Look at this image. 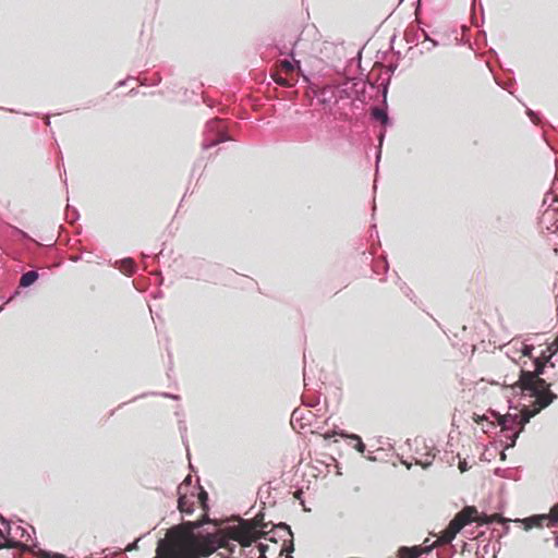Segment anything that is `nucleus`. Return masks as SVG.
Returning a JSON list of instances; mask_svg holds the SVG:
<instances>
[{
	"instance_id": "obj_1",
	"label": "nucleus",
	"mask_w": 558,
	"mask_h": 558,
	"mask_svg": "<svg viewBox=\"0 0 558 558\" xmlns=\"http://www.w3.org/2000/svg\"><path fill=\"white\" fill-rule=\"evenodd\" d=\"M536 363L535 371L522 369L518 381L511 385L514 395L534 398L533 407L522 405L519 413H507L504 415L492 409L486 413L490 421L497 423L502 436L509 441L505 449L514 447L517 439L524 430L530 420L558 398V396L551 391L550 384L541 377L543 373L542 364Z\"/></svg>"
},
{
	"instance_id": "obj_2",
	"label": "nucleus",
	"mask_w": 558,
	"mask_h": 558,
	"mask_svg": "<svg viewBox=\"0 0 558 558\" xmlns=\"http://www.w3.org/2000/svg\"><path fill=\"white\" fill-rule=\"evenodd\" d=\"M203 525L201 521H189L171 526L167 537L158 539L154 558H205L227 547L216 533L199 531Z\"/></svg>"
},
{
	"instance_id": "obj_3",
	"label": "nucleus",
	"mask_w": 558,
	"mask_h": 558,
	"mask_svg": "<svg viewBox=\"0 0 558 558\" xmlns=\"http://www.w3.org/2000/svg\"><path fill=\"white\" fill-rule=\"evenodd\" d=\"M264 518L265 514L262 511L253 520L239 518L238 524L229 525L225 534L217 535L223 539L227 545L225 548L230 554L234 553L235 545L231 544L229 539L238 542L243 548H250L258 539L260 525L266 524Z\"/></svg>"
},
{
	"instance_id": "obj_4",
	"label": "nucleus",
	"mask_w": 558,
	"mask_h": 558,
	"mask_svg": "<svg viewBox=\"0 0 558 558\" xmlns=\"http://www.w3.org/2000/svg\"><path fill=\"white\" fill-rule=\"evenodd\" d=\"M338 98L340 100L350 99L361 104H367L373 98V93L377 94L379 87L375 83L362 77H347L337 85Z\"/></svg>"
},
{
	"instance_id": "obj_5",
	"label": "nucleus",
	"mask_w": 558,
	"mask_h": 558,
	"mask_svg": "<svg viewBox=\"0 0 558 558\" xmlns=\"http://www.w3.org/2000/svg\"><path fill=\"white\" fill-rule=\"evenodd\" d=\"M35 534V529L32 525L26 527L22 525H16L14 529L11 527V534L1 537L4 543L1 547L7 548H17L22 547L23 549L36 547L37 542L33 539V535Z\"/></svg>"
},
{
	"instance_id": "obj_6",
	"label": "nucleus",
	"mask_w": 558,
	"mask_h": 558,
	"mask_svg": "<svg viewBox=\"0 0 558 558\" xmlns=\"http://www.w3.org/2000/svg\"><path fill=\"white\" fill-rule=\"evenodd\" d=\"M229 140L230 136L227 133L226 128L222 125V120L215 118L209 120L205 125L202 148L207 150Z\"/></svg>"
},
{
	"instance_id": "obj_7",
	"label": "nucleus",
	"mask_w": 558,
	"mask_h": 558,
	"mask_svg": "<svg viewBox=\"0 0 558 558\" xmlns=\"http://www.w3.org/2000/svg\"><path fill=\"white\" fill-rule=\"evenodd\" d=\"M389 85H390V77H387L386 80H384L380 83L377 94L381 95V106H373L369 109L371 119L375 122L380 123L384 129L392 126V124H393V121L389 117V113H388L387 95H388Z\"/></svg>"
},
{
	"instance_id": "obj_8",
	"label": "nucleus",
	"mask_w": 558,
	"mask_h": 558,
	"mask_svg": "<svg viewBox=\"0 0 558 558\" xmlns=\"http://www.w3.org/2000/svg\"><path fill=\"white\" fill-rule=\"evenodd\" d=\"M220 270V266L206 262L202 258H193L189 263L187 277L197 280L211 281L216 279L217 272Z\"/></svg>"
},
{
	"instance_id": "obj_9",
	"label": "nucleus",
	"mask_w": 558,
	"mask_h": 558,
	"mask_svg": "<svg viewBox=\"0 0 558 558\" xmlns=\"http://www.w3.org/2000/svg\"><path fill=\"white\" fill-rule=\"evenodd\" d=\"M515 523L522 524L525 531L533 527H556L558 526V504L553 506L550 513L533 514L523 519L513 520Z\"/></svg>"
},
{
	"instance_id": "obj_10",
	"label": "nucleus",
	"mask_w": 558,
	"mask_h": 558,
	"mask_svg": "<svg viewBox=\"0 0 558 558\" xmlns=\"http://www.w3.org/2000/svg\"><path fill=\"white\" fill-rule=\"evenodd\" d=\"M558 352V343H551L550 345L547 347L546 350H543L541 355L537 356V357H534L533 361H532V366H533V369L532 371H535L536 368V365L538 362L539 364H542L543 366V373L541 375H543L545 373V367L547 365H549L550 367H555V363L551 362V357ZM525 365H526V362H524V364L521 366V369H524V371H527L525 368Z\"/></svg>"
},
{
	"instance_id": "obj_11",
	"label": "nucleus",
	"mask_w": 558,
	"mask_h": 558,
	"mask_svg": "<svg viewBox=\"0 0 558 558\" xmlns=\"http://www.w3.org/2000/svg\"><path fill=\"white\" fill-rule=\"evenodd\" d=\"M268 524L260 525V532H259V538H265L270 542H277V535L279 537H283L284 535L292 536V532L290 530V526L287 523H279L278 525L274 526L271 530L266 531Z\"/></svg>"
},
{
	"instance_id": "obj_12",
	"label": "nucleus",
	"mask_w": 558,
	"mask_h": 558,
	"mask_svg": "<svg viewBox=\"0 0 558 558\" xmlns=\"http://www.w3.org/2000/svg\"><path fill=\"white\" fill-rule=\"evenodd\" d=\"M314 96L322 105H336L339 102L337 85H325L314 90Z\"/></svg>"
},
{
	"instance_id": "obj_13",
	"label": "nucleus",
	"mask_w": 558,
	"mask_h": 558,
	"mask_svg": "<svg viewBox=\"0 0 558 558\" xmlns=\"http://www.w3.org/2000/svg\"><path fill=\"white\" fill-rule=\"evenodd\" d=\"M291 44H292V47H291V49L289 51L287 50L286 45L282 46V47H278V50H279L280 54H286L287 53L291 58L290 60H283L281 62V65H282L283 69H286L288 71L300 70L301 69V62L294 58V56H295L294 47L296 45V40H294Z\"/></svg>"
},
{
	"instance_id": "obj_14",
	"label": "nucleus",
	"mask_w": 558,
	"mask_h": 558,
	"mask_svg": "<svg viewBox=\"0 0 558 558\" xmlns=\"http://www.w3.org/2000/svg\"><path fill=\"white\" fill-rule=\"evenodd\" d=\"M335 435H339L341 437H347V438H350L351 440H354L356 442L354 448L359 452L364 453L366 447H365V444L363 442L362 438L359 435H356V434H348L344 430H333L332 433H329V432L326 433L325 434V438L329 439V438H331Z\"/></svg>"
},
{
	"instance_id": "obj_15",
	"label": "nucleus",
	"mask_w": 558,
	"mask_h": 558,
	"mask_svg": "<svg viewBox=\"0 0 558 558\" xmlns=\"http://www.w3.org/2000/svg\"><path fill=\"white\" fill-rule=\"evenodd\" d=\"M458 517L464 522L465 525L471 524L476 521L478 518V511L473 506L464 507L460 512L457 513Z\"/></svg>"
},
{
	"instance_id": "obj_16",
	"label": "nucleus",
	"mask_w": 558,
	"mask_h": 558,
	"mask_svg": "<svg viewBox=\"0 0 558 558\" xmlns=\"http://www.w3.org/2000/svg\"><path fill=\"white\" fill-rule=\"evenodd\" d=\"M116 267H118L128 277L133 276L136 271V265L131 257H125L116 262Z\"/></svg>"
},
{
	"instance_id": "obj_17",
	"label": "nucleus",
	"mask_w": 558,
	"mask_h": 558,
	"mask_svg": "<svg viewBox=\"0 0 558 558\" xmlns=\"http://www.w3.org/2000/svg\"><path fill=\"white\" fill-rule=\"evenodd\" d=\"M39 278V274L36 269L26 271L22 274L20 278V288H29L32 284H34Z\"/></svg>"
},
{
	"instance_id": "obj_18",
	"label": "nucleus",
	"mask_w": 558,
	"mask_h": 558,
	"mask_svg": "<svg viewBox=\"0 0 558 558\" xmlns=\"http://www.w3.org/2000/svg\"><path fill=\"white\" fill-rule=\"evenodd\" d=\"M180 490H181V485L178 487V494H179L178 508L181 513L192 514L194 511V505H193V502H189L186 497L184 495H182Z\"/></svg>"
},
{
	"instance_id": "obj_19",
	"label": "nucleus",
	"mask_w": 558,
	"mask_h": 558,
	"mask_svg": "<svg viewBox=\"0 0 558 558\" xmlns=\"http://www.w3.org/2000/svg\"><path fill=\"white\" fill-rule=\"evenodd\" d=\"M435 459V454L430 451H426L425 453L421 454L420 457L414 458L415 464L421 465L423 469H427L433 464V461Z\"/></svg>"
},
{
	"instance_id": "obj_20",
	"label": "nucleus",
	"mask_w": 558,
	"mask_h": 558,
	"mask_svg": "<svg viewBox=\"0 0 558 558\" xmlns=\"http://www.w3.org/2000/svg\"><path fill=\"white\" fill-rule=\"evenodd\" d=\"M401 557L403 558H418L422 555V549L418 546L413 547H401L399 549Z\"/></svg>"
},
{
	"instance_id": "obj_21",
	"label": "nucleus",
	"mask_w": 558,
	"mask_h": 558,
	"mask_svg": "<svg viewBox=\"0 0 558 558\" xmlns=\"http://www.w3.org/2000/svg\"><path fill=\"white\" fill-rule=\"evenodd\" d=\"M499 550H500V544L499 543L493 544V545L487 543V544H485L482 547V551L483 553H481L480 550L476 551V557L477 558H484L485 555H487V554H489L492 551L493 553V557L496 558V556L499 553Z\"/></svg>"
},
{
	"instance_id": "obj_22",
	"label": "nucleus",
	"mask_w": 558,
	"mask_h": 558,
	"mask_svg": "<svg viewBox=\"0 0 558 558\" xmlns=\"http://www.w3.org/2000/svg\"><path fill=\"white\" fill-rule=\"evenodd\" d=\"M497 515H498L497 513L496 514H487L484 512H482V513L478 512V518L476 519L475 522L478 525H489L494 522L497 523Z\"/></svg>"
},
{
	"instance_id": "obj_23",
	"label": "nucleus",
	"mask_w": 558,
	"mask_h": 558,
	"mask_svg": "<svg viewBox=\"0 0 558 558\" xmlns=\"http://www.w3.org/2000/svg\"><path fill=\"white\" fill-rule=\"evenodd\" d=\"M464 526V522L458 517V514H456L447 527L450 532L457 535Z\"/></svg>"
},
{
	"instance_id": "obj_24",
	"label": "nucleus",
	"mask_w": 558,
	"mask_h": 558,
	"mask_svg": "<svg viewBox=\"0 0 558 558\" xmlns=\"http://www.w3.org/2000/svg\"><path fill=\"white\" fill-rule=\"evenodd\" d=\"M454 537H456V535L452 532H450L447 527L446 530H444L440 533V535L436 542H438V545L441 544V545L450 546L451 542L454 539Z\"/></svg>"
},
{
	"instance_id": "obj_25",
	"label": "nucleus",
	"mask_w": 558,
	"mask_h": 558,
	"mask_svg": "<svg viewBox=\"0 0 558 558\" xmlns=\"http://www.w3.org/2000/svg\"><path fill=\"white\" fill-rule=\"evenodd\" d=\"M533 351H534V345L533 344H527L525 342H521L520 343V348L518 350V352H520V356L519 357L527 356V357L533 360L534 359Z\"/></svg>"
},
{
	"instance_id": "obj_26",
	"label": "nucleus",
	"mask_w": 558,
	"mask_h": 558,
	"mask_svg": "<svg viewBox=\"0 0 558 558\" xmlns=\"http://www.w3.org/2000/svg\"><path fill=\"white\" fill-rule=\"evenodd\" d=\"M385 136H386V131L385 130L380 131L379 134L377 135V140H378V146H377V153H376V167L377 168H378V163L380 161L381 146H383Z\"/></svg>"
},
{
	"instance_id": "obj_27",
	"label": "nucleus",
	"mask_w": 558,
	"mask_h": 558,
	"mask_svg": "<svg viewBox=\"0 0 558 558\" xmlns=\"http://www.w3.org/2000/svg\"><path fill=\"white\" fill-rule=\"evenodd\" d=\"M0 523L2 524V527H0V537H3L5 535H10L11 534V524H10V521L7 520L5 518H3L1 514H0Z\"/></svg>"
},
{
	"instance_id": "obj_28",
	"label": "nucleus",
	"mask_w": 558,
	"mask_h": 558,
	"mask_svg": "<svg viewBox=\"0 0 558 558\" xmlns=\"http://www.w3.org/2000/svg\"><path fill=\"white\" fill-rule=\"evenodd\" d=\"M511 520L510 519H507L505 518L504 515H497V523L501 524L502 525V534L499 535L500 537L504 536V535H507L509 533V522Z\"/></svg>"
},
{
	"instance_id": "obj_29",
	"label": "nucleus",
	"mask_w": 558,
	"mask_h": 558,
	"mask_svg": "<svg viewBox=\"0 0 558 558\" xmlns=\"http://www.w3.org/2000/svg\"><path fill=\"white\" fill-rule=\"evenodd\" d=\"M454 555V548L452 545L449 547H445L441 550H438L437 557L438 558H452Z\"/></svg>"
},
{
	"instance_id": "obj_30",
	"label": "nucleus",
	"mask_w": 558,
	"mask_h": 558,
	"mask_svg": "<svg viewBox=\"0 0 558 558\" xmlns=\"http://www.w3.org/2000/svg\"><path fill=\"white\" fill-rule=\"evenodd\" d=\"M526 114L527 117L530 118V120L534 123V124H539L542 122V116L539 112L537 111H534L530 108L526 109Z\"/></svg>"
},
{
	"instance_id": "obj_31",
	"label": "nucleus",
	"mask_w": 558,
	"mask_h": 558,
	"mask_svg": "<svg viewBox=\"0 0 558 558\" xmlns=\"http://www.w3.org/2000/svg\"><path fill=\"white\" fill-rule=\"evenodd\" d=\"M305 412L303 410H300V409H295L292 414H291V423L292 425L296 422H301L302 420L305 418Z\"/></svg>"
},
{
	"instance_id": "obj_32",
	"label": "nucleus",
	"mask_w": 558,
	"mask_h": 558,
	"mask_svg": "<svg viewBox=\"0 0 558 558\" xmlns=\"http://www.w3.org/2000/svg\"><path fill=\"white\" fill-rule=\"evenodd\" d=\"M179 430H180L183 444L187 447V438H186L187 427L183 420H179Z\"/></svg>"
},
{
	"instance_id": "obj_33",
	"label": "nucleus",
	"mask_w": 558,
	"mask_h": 558,
	"mask_svg": "<svg viewBox=\"0 0 558 558\" xmlns=\"http://www.w3.org/2000/svg\"><path fill=\"white\" fill-rule=\"evenodd\" d=\"M404 37L409 44H415L418 40V34L416 31L407 29Z\"/></svg>"
},
{
	"instance_id": "obj_34",
	"label": "nucleus",
	"mask_w": 558,
	"mask_h": 558,
	"mask_svg": "<svg viewBox=\"0 0 558 558\" xmlns=\"http://www.w3.org/2000/svg\"><path fill=\"white\" fill-rule=\"evenodd\" d=\"M160 82H161V76L159 74H155L151 80L144 78L143 81H141V84L155 86V85H158Z\"/></svg>"
},
{
	"instance_id": "obj_35",
	"label": "nucleus",
	"mask_w": 558,
	"mask_h": 558,
	"mask_svg": "<svg viewBox=\"0 0 558 558\" xmlns=\"http://www.w3.org/2000/svg\"><path fill=\"white\" fill-rule=\"evenodd\" d=\"M399 287H400V290L409 298V299H412V295H413V291L410 289V287L401 281L399 279Z\"/></svg>"
},
{
	"instance_id": "obj_36",
	"label": "nucleus",
	"mask_w": 558,
	"mask_h": 558,
	"mask_svg": "<svg viewBox=\"0 0 558 558\" xmlns=\"http://www.w3.org/2000/svg\"><path fill=\"white\" fill-rule=\"evenodd\" d=\"M379 265L383 267L384 272L387 274V271L389 269L388 260L386 258H384L380 263H377L376 265H374L373 271L375 274H379L378 268H377Z\"/></svg>"
},
{
	"instance_id": "obj_37",
	"label": "nucleus",
	"mask_w": 558,
	"mask_h": 558,
	"mask_svg": "<svg viewBox=\"0 0 558 558\" xmlns=\"http://www.w3.org/2000/svg\"><path fill=\"white\" fill-rule=\"evenodd\" d=\"M496 427H498L497 423L488 418V421H486L485 424H483L482 428L484 433H490V430L495 429Z\"/></svg>"
},
{
	"instance_id": "obj_38",
	"label": "nucleus",
	"mask_w": 558,
	"mask_h": 558,
	"mask_svg": "<svg viewBox=\"0 0 558 558\" xmlns=\"http://www.w3.org/2000/svg\"><path fill=\"white\" fill-rule=\"evenodd\" d=\"M267 549H268V545L259 543L257 546V551L259 553L258 558H267L266 557Z\"/></svg>"
},
{
	"instance_id": "obj_39",
	"label": "nucleus",
	"mask_w": 558,
	"mask_h": 558,
	"mask_svg": "<svg viewBox=\"0 0 558 558\" xmlns=\"http://www.w3.org/2000/svg\"><path fill=\"white\" fill-rule=\"evenodd\" d=\"M283 551H287L288 554H291L293 551L292 542H290L289 544H287L286 542L283 543L282 548H281V554ZM286 558H293V557L291 555H288Z\"/></svg>"
},
{
	"instance_id": "obj_40",
	"label": "nucleus",
	"mask_w": 558,
	"mask_h": 558,
	"mask_svg": "<svg viewBox=\"0 0 558 558\" xmlns=\"http://www.w3.org/2000/svg\"><path fill=\"white\" fill-rule=\"evenodd\" d=\"M518 350H519V349L514 348V345H513V347L509 348V350L507 351V355H508L512 361H514V362H518V360H517V355L520 353V352H518Z\"/></svg>"
},
{
	"instance_id": "obj_41",
	"label": "nucleus",
	"mask_w": 558,
	"mask_h": 558,
	"mask_svg": "<svg viewBox=\"0 0 558 558\" xmlns=\"http://www.w3.org/2000/svg\"><path fill=\"white\" fill-rule=\"evenodd\" d=\"M70 213H71V221H76L80 217V214L77 211L76 208H70V206L68 205V217H70Z\"/></svg>"
},
{
	"instance_id": "obj_42",
	"label": "nucleus",
	"mask_w": 558,
	"mask_h": 558,
	"mask_svg": "<svg viewBox=\"0 0 558 558\" xmlns=\"http://www.w3.org/2000/svg\"><path fill=\"white\" fill-rule=\"evenodd\" d=\"M488 415L487 414H483V415H478V414H475L474 416V421L477 423V424H484L486 421H488Z\"/></svg>"
},
{
	"instance_id": "obj_43",
	"label": "nucleus",
	"mask_w": 558,
	"mask_h": 558,
	"mask_svg": "<svg viewBox=\"0 0 558 558\" xmlns=\"http://www.w3.org/2000/svg\"><path fill=\"white\" fill-rule=\"evenodd\" d=\"M398 68V63L395 62V63H389L386 68L387 72L389 73V76L391 78V74H393V72L397 70Z\"/></svg>"
},
{
	"instance_id": "obj_44",
	"label": "nucleus",
	"mask_w": 558,
	"mask_h": 558,
	"mask_svg": "<svg viewBox=\"0 0 558 558\" xmlns=\"http://www.w3.org/2000/svg\"><path fill=\"white\" fill-rule=\"evenodd\" d=\"M140 539H141V538H137V539H135L134 542H132V543L128 544V545H126V547H125V550H126V551H132V550L137 549V544H138Z\"/></svg>"
},
{
	"instance_id": "obj_45",
	"label": "nucleus",
	"mask_w": 558,
	"mask_h": 558,
	"mask_svg": "<svg viewBox=\"0 0 558 558\" xmlns=\"http://www.w3.org/2000/svg\"><path fill=\"white\" fill-rule=\"evenodd\" d=\"M459 469H460L461 472L468 471L469 470L468 462L465 460H460Z\"/></svg>"
},
{
	"instance_id": "obj_46",
	"label": "nucleus",
	"mask_w": 558,
	"mask_h": 558,
	"mask_svg": "<svg viewBox=\"0 0 558 558\" xmlns=\"http://www.w3.org/2000/svg\"><path fill=\"white\" fill-rule=\"evenodd\" d=\"M426 543H427V539L424 542V544H426ZM437 545H438V542H435V543H434V544H432V545H425V549H424V551H425L426 554H429V553L433 550V548H434V547H436Z\"/></svg>"
},
{
	"instance_id": "obj_47",
	"label": "nucleus",
	"mask_w": 558,
	"mask_h": 558,
	"mask_svg": "<svg viewBox=\"0 0 558 558\" xmlns=\"http://www.w3.org/2000/svg\"><path fill=\"white\" fill-rule=\"evenodd\" d=\"M199 500L201 502H206L208 500V494L204 489L199 493Z\"/></svg>"
},
{
	"instance_id": "obj_48",
	"label": "nucleus",
	"mask_w": 558,
	"mask_h": 558,
	"mask_svg": "<svg viewBox=\"0 0 558 558\" xmlns=\"http://www.w3.org/2000/svg\"><path fill=\"white\" fill-rule=\"evenodd\" d=\"M160 396L165 397V398H170V399H173V400H179V396L178 395H173V393H170V392H162L160 393Z\"/></svg>"
},
{
	"instance_id": "obj_49",
	"label": "nucleus",
	"mask_w": 558,
	"mask_h": 558,
	"mask_svg": "<svg viewBox=\"0 0 558 558\" xmlns=\"http://www.w3.org/2000/svg\"><path fill=\"white\" fill-rule=\"evenodd\" d=\"M422 32V35L424 37V40L428 41V40H432V37L429 36V34L425 31V29H421Z\"/></svg>"
},
{
	"instance_id": "obj_50",
	"label": "nucleus",
	"mask_w": 558,
	"mask_h": 558,
	"mask_svg": "<svg viewBox=\"0 0 558 558\" xmlns=\"http://www.w3.org/2000/svg\"><path fill=\"white\" fill-rule=\"evenodd\" d=\"M276 82H277L278 84L282 85V86H287V85H289V84L287 83V81H286L284 78H282V77L277 78V80H276Z\"/></svg>"
},
{
	"instance_id": "obj_51",
	"label": "nucleus",
	"mask_w": 558,
	"mask_h": 558,
	"mask_svg": "<svg viewBox=\"0 0 558 558\" xmlns=\"http://www.w3.org/2000/svg\"><path fill=\"white\" fill-rule=\"evenodd\" d=\"M428 41L430 43L432 48H435V47H437V46H438V41H437L436 39H433V38H432V40H428Z\"/></svg>"
},
{
	"instance_id": "obj_52",
	"label": "nucleus",
	"mask_w": 558,
	"mask_h": 558,
	"mask_svg": "<svg viewBox=\"0 0 558 558\" xmlns=\"http://www.w3.org/2000/svg\"><path fill=\"white\" fill-rule=\"evenodd\" d=\"M401 463L407 466V469H410L412 463L408 462L407 460H401Z\"/></svg>"
},
{
	"instance_id": "obj_53",
	"label": "nucleus",
	"mask_w": 558,
	"mask_h": 558,
	"mask_svg": "<svg viewBox=\"0 0 558 558\" xmlns=\"http://www.w3.org/2000/svg\"><path fill=\"white\" fill-rule=\"evenodd\" d=\"M19 232H20V234H21L23 238H25V239H28V238H29V236H28V234H27L26 232H24V231H22V230H19Z\"/></svg>"
},
{
	"instance_id": "obj_54",
	"label": "nucleus",
	"mask_w": 558,
	"mask_h": 558,
	"mask_svg": "<svg viewBox=\"0 0 558 558\" xmlns=\"http://www.w3.org/2000/svg\"><path fill=\"white\" fill-rule=\"evenodd\" d=\"M19 293H20V292H19L17 290H16V291H14V293H13V294H12V296L7 301V303H8V302H10L12 299H14L16 295H19Z\"/></svg>"
},
{
	"instance_id": "obj_55",
	"label": "nucleus",
	"mask_w": 558,
	"mask_h": 558,
	"mask_svg": "<svg viewBox=\"0 0 558 558\" xmlns=\"http://www.w3.org/2000/svg\"><path fill=\"white\" fill-rule=\"evenodd\" d=\"M125 82H126L125 80L120 81V82L117 84V87H122V86H124V85H125Z\"/></svg>"
},
{
	"instance_id": "obj_56",
	"label": "nucleus",
	"mask_w": 558,
	"mask_h": 558,
	"mask_svg": "<svg viewBox=\"0 0 558 558\" xmlns=\"http://www.w3.org/2000/svg\"><path fill=\"white\" fill-rule=\"evenodd\" d=\"M191 482H192L191 476H187V477L184 480V482H183V483H184V484L190 485V484H191Z\"/></svg>"
},
{
	"instance_id": "obj_57",
	"label": "nucleus",
	"mask_w": 558,
	"mask_h": 558,
	"mask_svg": "<svg viewBox=\"0 0 558 558\" xmlns=\"http://www.w3.org/2000/svg\"><path fill=\"white\" fill-rule=\"evenodd\" d=\"M196 170H197V165L195 163L192 169V177H194L196 174Z\"/></svg>"
},
{
	"instance_id": "obj_58",
	"label": "nucleus",
	"mask_w": 558,
	"mask_h": 558,
	"mask_svg": "<svg viewBox=\"0 0 558 558\" xmlns=\"http://www.w3.org/2000/svg\"><path fill=\"white\" fill-rule=\"evenodd\" d=\"M555 547L558 548V534L555 536Z\"/></svg>"
},
{
	"instance_id": "obj_59",
	"label": "nucleus",
	"mask_w": 558,
	"mask_h": 558,
	"mask_svg": "<svg viewBox=\"0 0 558 558\" xmlns=\"http://www.w3.org/2000/svg\"><path fill=\"white\" fill-rule=\"evenodd\" d=\"M45 123H46L47 125H50V123H51V122H50V117H49V116L46 118Z\"/></svg>"
},
{
	"instance_id": "obj_60",
	"label": "nucleus",
	"mask_w": 558,
	"mask_h": 558,
	"mask_svg": "<svg viewBox=\"0 0 558 558\" xmlns=\"http://www.w3.org/2000/svg\"><path fill=\"white\" fill-rule=\"evenodd\" d=\"M130 94H131V95H136V94H137V90H136L135 88H133V89H131V90H130Z\"/></svg>"
},
{
	"instance_id": "obj_61",
	"label": "nucleus",
	"mask_w": 558,
	"mask_h": 558,
	"mask_svg": "<svg viewBox=\"0 0 558 558\" xmlns=\"http://www.w3.org/2000/svg\"><path fill=\"white\" fill-rule=\"evenodd\" d=\"M145 396H146V393H143V395L138 396V397H134L132 400L134 401V400H137L138 398H143Z\"/></svg>"
},
{
	"instance_id": "obj_62",
	"label": "nucleus",
	"mask_w": 558,
	"mask_h": 558,
	"mask_svg": "<svg viewBox=\"0 0 558 558\" xmlns=\"http://www.w3.org/2000/svg\"><path fill=\"white\" fill-rule=\"evenodd\" d=\"M509 409H515L517 410V408L512 405L511 401H509Z\"/></svg>"
},
{
	"instance_id": "obj_63",
	"label": "nucleus",
	"mask_w": 558,
	"mask_h": 558,
	"mask_svg": "<svg viewBox=\"0 0 558 558\" xmlns=\"http://www.w3.org/2000/svg\"><path fill=\"white\" fill-rule=\"evenodd\" d=\"M367 459L371 461H375V457H372V456H368Z\"/></svg>"
},
{
	"instance_id": "obj_64",
	"label": "nucleus",
	"mask_w": 558,
	"mask_h": 558,
	"mask_svg": "<svg viewBox=\"0 0 558 558\" xmlns=\"http://www.w3.org/2000/svg\"><path fill=\"white\" fill-rule=\"evenodd\" d=\"M254 553V549L251 548L247 555H252Z\"/></svg>"
}]
</instances>
